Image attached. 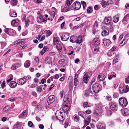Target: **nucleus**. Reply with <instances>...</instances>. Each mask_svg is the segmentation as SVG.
<instances>
[{
    "label": "nucleus",
    "mask_w": 129,
    "mask_h": 129,
    "mask_svg": "<svg viewBox=\"0 0 129 129\" xmlns=\"http://www.w3.org/2000/svg\"><path fill=\"white\" fill-rule=\"evenodd\" d=\"M69 95L68 94L65 95L64 96L63 101L64 103L62 106V109L65 111L67 112L69 110L71 104L70 102L68 100Z\"/></svg>",
    "instance_id": "1"
},
{
    "label": "nucleus",
    "mask_w": 129,
    "mask_h": 129,
    "mask_svg": "<svg viewBox=\"0 0 129 129\" xmlns=\"http://www.w3.org/2000/svg\"><path fill=\"white\" fill-rule=\"evenodd\" d=\"M65 114V112H62L60 110L57 111L55 113V115L57 119L60 121L63 120V115Z\"/></svg>",
    "instance_id": "2"
},
{
    "label": "nucleus",
    "mask_w": 129,
    "mask_h": 129,
    "mask_svg": "<svg viewBox=\"0 0 129 129\" xmlns=\"http://www.w3.org/2000/svg\"><path fill=\"white\" fill-rule=\"evenodd\" d=\"M119 91L121 94L123 93V92H127L129 91L128 86V85H126L125 86H121L119 87Z\"/></svg>",
    "instance_id": "3"
},
{
    "label": "nucleus",
    "mask_w": 129,
    "mask_h": 129,
    "mask_svg": "<svg viewBox=\"0 0 129 129\" xmlns=\"http://www.w3.org/2000/svg\"><path fill=\"white\" fill-rule=\"evenodd\" d=\"M119 104L123 106H125L128 104L127 100L126 99L121 98L119 100Z\"/></svg>",
    "instance_id": "4"
},
{
    "label": "nucleus",
    "mask_w": 129,
    "mask_h": 129,
    "mask_svg": "<svg viewBox=\"0 0 129 129\" xmlns=\"http://www.w3.org/2000/svg\"><path fill=\"white\" fill-rule=\"evenodd\" d=\"M81 6V4L79 2H76L74 3L71 7H72L75 10H77L79 9Z\"/></svg>",
    "instance_id": "5"
},
{
    "label": "nucleus",
    "mask_w": 129,
    "mask_h": 129,
    "mask_svg": "<svg viewBox=\"0 0 129 129\" xmlns=\"http://www.w3.org/2000/svg\"><path fill=\"white\" fill-rule=\"evenodd\" d=\"M92 89L93 91L95 93H97L99 91L100 87L98 83L94 84L92 86Z\"/></svg>",
    "instance_id": "6"
},
{
    "label": "nucleus",
    "mask_w": 129,
    "mask_h": 129,
    "mask_svg": "<svg viewBox=\"0 0 129 129\" xmlns=\"http://www.w3.org/2000/svg\"><path fill=\"white\" fill-rule=\"evenodd\" d=\"M55 96L53 95L49 96L48 99L47 103L49 105L53 103L55 100Z\"/></svg>",
    "instance_id": "7"
},
{
    "label": "nucleus",
    "mask_w": 129,
    "mask_h": 129,
    "mask_svg": "<svg viewBox=\"0 0 129 129\" xmlns=\"http://www.w3.org/2000/svg\"><path fill=\"white\" fill-rule=\"evenodd\" d=\"M111 18L110 17H105L104 20V23L107 25H109L111 24Z\"/></svg>",
    "instance_id": "8"
},
{
    "label": "nucleus",
    "mask_w": 129,
    "mask_h": 129,
    "mask_svg": "<svg viewBox=\"0 0 129 129\" xmlns=\"http://www.w3.org/2000/svg\"><path fill=\"white\" fill-rule=\"evenodd\" d=\"M97 127L99 129H105V124L103 123L99 122L96 124Z\"/></svg>",
    "instance_id": "9"
},
{
    "label": "nucleus",
    "mask_w": 129,
    "mask_h": 129,
    "mask_svg": "<svg viewBox=\"0 0 129 129\" xmlns=\"http://www.w3.org/2000/svg\"><path fill=\"white\" fill-rule=\"evenodd\" d=\"M117 106L115 102H113L110 106L111 109L113 111H115L117 110Z\"/></svg>",
    "instance_id": "10"
},
{
    "label": "nucleus",
    "mask_w": 129,
    "mask_h": 129,
    "mask_svg": "<svg viewBox=\"0 0 129 129\" xmlns=\"http://www.w3.org/2000/svg\"><path fill=\"white\" fill-rule=\"evenodd\" d=\"M69 38V35L67 34H64L61 37V40L63 41H67Z\"/></svg>",
    "instance_id": "11"
},
{
    "label": "nucleus",
    "mask_w": 129,
    "mask_h": 129,
    "mask_svg": "<svg viewBox=\"0 0 129 129\" xmlns=\"http://www.w3.org/2000/svg\"><path fill=\"white\" fill-rule=\"evenodd\" d=\"M65 60L64 59H62L60 60L58 62V66L60 67H64L66 65Z\"/></svg>",
    "instance_id": "12"
},
{
    "label": "nucleus",
    "mask_w": 129,
    "mask_h": 129,
    "mask_svg": "<svg viewBox=\"0 0 129 129\" xmlns=\"http://www.w3.org/2000/svg\"><path fill=\"white\" fill-rule=\"evenodd\" d=\"M92 43L94 46H98L100 44V40L98 38H95L93 39Z\"/></svg>",
    "instance_id": "13"
},
{
    "label": "nucleus",
    "mask_w": 129,
    "mask_h": 129,
    "mask_svg": "<svg viewBox=\"0 0 129 129\" xmlns=\"http://www.w3.org/2000/svg\"><path fill=\"white\" fill-rule=\"evenodd\" d=\"M89 77L87 73H86L84 75L83 78V80L84 82L86 83H87L88 81L89 80Z\"/></svg>",
    "instance_id": "14"
},
{
    "label": "nucleus",
    "mask_w": 129,
    "mask_h": 129,
    "mask_svg": "<svg viewBox=\"0 0 129 129\" xmlns=\"http://www.w3.org/2000/svg\"><path fill=\"white\" fill-rule=\"evenodd\" d=\"M103 40V43L105 45L109 46L111 44V42L109 39L105 38Z\"/></svg>",
    "instance_id": "15"
},
{
    "label": "nucleus",
    "mask_w": 129,
    "mask_h": 129,
    "mask_svg": "<svg viewBox=\"0 0 129 129\" xmlns=\"http://www.w3.org/2000/svg\"><path fill=\"white\" fill-rule=\"evenodd\" d=\"M93 93L90 89L88 90L86 89L85 91V95L86 96H91Z\"/></svg>",
    "instance_id": "16"
},
{
    "label": "nucleus",
    "mask_w": 129,
    "mask_h": 129,
    "mask_svg": "<svg viewBox=\"0 0 129 129\" xmlns=\"http://www.w3.org/2000/svg\"><path fill=\"white\" fill-rule=\"evenodd\" d=\"M105 78V77L104 74H100L98 77V80L100 81L103 80Z\"/></svg>",
    "instance_id": "17"
},
{
    "label": "nucleus",
    "mask_w": 129,
    "mask_h": 129,
    "mask_svg": "<svg viewBox=\"0 0 129 129\" xmlns=\"http://www.w3.org/2000/svg\"><path fill=\"white\" fill-rule=\"evenodd\" d=\"M13 129H23V127H21L20 123L18 122L14 125Z\"/></svg>",
    "instance_id": "18"
},
{
    "label": "nucleus",
    "mask_w": 129,
    "mask_h": 129,
    "mask_svg": "<svg viewBox=\"0 0 129 129\" xmlns=\"http://www.w3.org/2000/svg\"><path fill=\"white\" fill-rule=\"evenodd\" d=\"M78 77V75L77 74H75L74 80V84L75 86H77L79 82L77 79Z\"/></svg>",
    "instance_id": "19"
},
{
    "label": "nucleus",
    "mask_w": 129,
    "mask_h": 129,
    "mask_svg": "<svg viewBox=\"0 0 129 129\" xmlns=\"http://www.w3.org/2000/svg\"><path fill=\"white\" fill-rule=\"evenodd\" d=\"M20 64L19 63H16L15 64H13L12 65L11 69L12 70H15L20 67Z\"/></svg>",
    "instance_id": "20"
},
{
    "label": "nucleus",
    "mask_w": 129,
    "mask_h": 129,
    "mask_svg": "<svg viewBox=\"0 0 129 129\" xmlns=\"http://www.w3.org/2000/svg\"><path fill=\"white\" fill-rule=\"evenodd\" d=\"M78 114L84 119L86 117V114L85 113L82 111L79 112L78 113Z\"/></svg>",
    "instance_id": "21"
},
{
    "label": "nucleus",
    "mask_w": 129,
    "mask_h": 129,
    "mask_svg": "<svg viewBox=\"0 0 129 129\" xmlns=\"http://www.w3.org/2000/svg\"><path fill=\"white\" fill-rule=\"evenodd\" d=\"M26 82V80L24 79L23 77L19 80V83L18 84V85H22L25 83Z\"/></svg>",
    "instance_id": "22"
},
{
    "label": "nucleus",
    "mask_w": 129,
    "mask_h": 129,
    "mask_svg": "<svg viewBox=\"0 0 129 129\" xmlns=\"http://www.w3.org/2000/svg\"><path fill=\"white\" fill-rule=\"evenodd\" d=\"M129 19V14L126 15L124 16L122 20V22L123 24H125L128 20Z\"/></svg>",
    "instance_id": "23"
},
{
    "label": "nucleus",
    "mask_w": 129,
    "mask_h": 129,
    "mask_svg": "<svg viewBox=\"0 0 129 129\" xmlns=\"http://www.w3.org/2000/svg\"><path fill=\"white\" fill-rule=\"evenodd\" d=\"M77 36H71L70 39V40L71 42L73 43H75L76 42V39Z\"/></svg>",
    "instance_id": "24"
},
{
    "label": "nucleus",
    "mask_w": 129,
    "mask_h": 129,
    "mask_svg": "<svg viewBox=\"0 0 129 129\" xmlns=\"http://www.w3.org/2000/svg\"><path fill=\"white\" fill-rule=\"evenodd\" d=\"M17 85V83L14 81H12L10 82V87L12 88L15 87Z\"/></svg>",
    "instance_id": "25"
},
{
    "label": "nucleus",
    "mask_w": 129,
    "mask_h": 129,
    "mask_svg": "<svg viewBox=\"0 0 129 129\" xmlns=\"http://www.w3.org/2000/svg\"><path fill=\"white\" fill-rule=\"evenodd\" d=\"M76 39V42L77 43L80 44L82 40V36H80L78 37H77Z\"/></svg>",
    "instance_id": "26"
},
{
    "label": "nucleus",
    "mask_w": 129,
    "mask_h": 129,
    "mask_svg": "<svg viewBox=\"0 0 129 129\" xmlns=\"http://www.w3.org/2000/svg\"><path fill=\"white\" fill-rule=\"evenodd\" d=\"M122 113L124 116H128L129 115V110L127 109H125L123 110Z\"/></svg>",
    "instance_id": "27"
},
{
    "label": "nucleus",
    "mask_w": 129,
    "mask_h": 129,
    "mask_svg": "<svg viewBox=\"0 0 129 129\" xmlns=\"http://www.w3.org/2000/svg\"><path fill=\"white\" fill-rule=\"evenodd\" d=\"M109 34V31L107 29L103 31L102 33V35L103 36H105L108 35Z\"/></svg>",
    "instance_id": "28"
},
{
    "label": "nucleus",
    "mask_w": 129,
    "mask_h": 129,
    "mask_svg": "<svg viewBox=\"0 0 129 129\" xmlns=\"http://www.w3.org/2000/svg\"><path fill=\"white\" fill-rule=\"evenodd\" d=\"M102 112L101 109H96L94 111V113L96 115H98L101 113Z\"/></svg>",
    "instance_id": "29"
},
{
    "label": "nucleus",
    "mask_w": 129,
    "mask_h": 129,
    "mask_svg": "<svg viewBox=\"0 0 129 129\" xmlns=\"http://www.w3.org/2000/svg\"><path fill=\"white\" fill-rule=\"evenodd\" d=\"M70 10V8L69 7H67L65 5L64 7L61 10V11L62 12H65Z\"/></svg>",
    "instance_id": "30"
},
{
    "label": "nucleus",
    "mask_w": 129,
    "mask_h": 129,
    "mask_svg": "<svg viewBox=\"0 0 129 129\" xmlns=\"http://www.w3.org/2000/svg\"><path fill=\"white\" fill-rule=\"evenodd\" d=\"M56 48L58 51L61 52L62 50V47L61 45L59 44H56Z\"/></svg>",
    "instance_id": "31"
},
{
    "label": "nucleus",
    "mask_w": 129,
    "mask_h": 129,
    "mask_svg": "<svg viewBox=\"0 0 129 129\" xmlns=\"http://www.w3.org/2000/svg\"><path fill=\"white\" fill-rule=\"evenodd\" d=\"M43 85H41L38 86L37 88V90L39 92H40L42 91Z\"/></svg>",
    "instance_id": "32"
},
{
    "label": "nucleus",
    "mask_w": 129,
    "mask_h": 129,
    "mask_svg": "<svg viewBox=\"0 0 129 129\" xmlns=\"http://www.w3.org/2000/svg\"><path fill=\"white\" fill-rule=\"evenodd\" d=\"M90 121V118L89 117H88L84 120V123H86L87 124H89Z\"/></svg>",
    "instance_id": "33"
},
{
    "label": "nucleus",
    "mask_w": 129,
    "mask_h": 129,
    "mask_svg": "<svg viewBox=\"0 0 129 129\" xmlns=\"http://www.w3.org/2000/svg\"><path fill=\"white\" fill-rule=\"evenodd\" d=\"M30 65V62L29 60L26 61L24 63V66L26 68H28L29 67Z\"/></svg>",
    "instance_id": "34"
},
{
    "label": "nucleus",
    "mask_w": 129,
    "mask_h": 129,
    "mask_svg": "<svg viewBox=\"0 0 129 129\" xmlns=\"http://www.w3.org/2000/svg\"><path fill=\"white\" fill-rule=\"evenodd\" d=\"M94 48L93 50L94 53H95L98 52L99 49V46H94Z\"/></svg>",
    "instance_id": "35"
},
{
    "label": "nucleus",
    "mask_w": 129,
    "mask_h": 129,
    "mask_svg": "<svg viewBox=\"0 0 129 129\" xmlns=\"http://www.w3.org/2000/svg\"><path fill=\"white\" fill-rule=\"evenodd\" d=\"M9 105L6 106L3 109V111L6 112L10 110L11 109Z\"/></svg>",
    "instance_id": "36"
},
{
    "label": "nucleus",
    "mask_w": 129,
    "mask_h": 129,
    "mask_svg": "<svg viewBox=\"0 0 129 129\" xmlns=\"http://www.w3.org/2000/svg\"><path fill=\"white\" fill-rule=\"evenodd\" d=\"M127 40L126 39H124L123 41L120 43L119 44V46H122L126 43L127 42Z\"/></svg>",
    "instance_id": "37"
},
{
    "label": "nucleus",
    "mask_w": 129,
    "mask_h": 129,
    "mask_svg": "<svg viewBox=\"0 0 129 129\" xmlns=\"http://www.w3.org/2000/svg\"><path fill=\"white\" fill-rule=\"evenodd\" d=\"M17 1L16 0H12L10 3L13 6L16 5L17 4Z\"/></svg>",
    "instance_id": "38"
},
{
    "label": "nucleus",
    "mask_w": 129,
    "mask_h": 129,
    "mask_svg": "<svg viewBox=\"0 0 129 129\" xmlns=\"http://www.w3.org/2000/svg\"><path fill=\"white\" fill-rule=\"evenodd\" d=\"M83 107L84 108H85L87 107H90V106L89 105L88 102H85L83 103Z\"/></svg>",
    "instance_id": "39"
},
{
    "label": "nucleus",
    "mask_w": 129,
    "mask_h": 129,
    "mask_svg": "<svg viewBox=\"0 0 129 129\" xmlns=\"http://www.w3.org/2000/svg\"><path fill=\"white\" fill-rule=\"evenodd\" d=\"M101 4L102 5V7H104L106 6L107 5L106 2L104 1H102L101 2Z\"/></svg>",
    "instance_id": "40"
},
{
    "label": "nucleus",
    "mask_w": 129,
    "mask_h": 129,
    "mask_svg": "<svg viewBox=\"0 0 129 129\" xmlns=\"http://www.w3.org/2000/svg\"><path fill=\"white\" fill-rule=\"evenodd\" d=\"M113 74L110 75L108 76V79H111L113 78H115L116 77V74L113 72Z\"/></svg>",
    "instance_id": "41"
},
{
    "label": "nucleus",
    "mask_w": 129,
    "mask_h": 129,
    "mask_svg": "<svg viewBox=\"0 0 129 129\" xmlns=\"http://www.w3.org/2000/svg\"><path fill=\"white\" fill-rule=\"evenodd\" d=\"M27 111L26 110H24L22 113L19 115V118H22L23 116H24L26 114Z\"/></svg>",
    "instance_id": "42"
},
{
    "label": "nucleus",
    "mask_w": 129,
    "mask_h": 129,
    "mask_svg": "<svg viewBox=\"0 0 129 129\" xmlns=\"http://www.w3.org/2000/svg\"><path fill=\"white\" fill-rule=\"evenodd\" d=\"M59 41H58L57 38L56 37H55L53 39V42L55 44H58Z\"/></svg>",
    "instance_id": "43"
},
{
    "label": "nucleus",
    "mask_w": 129,
    "mask_h": 129,
    "mask_svg": "<svg viewBox=\"0 0 129 129\" xmlns=\"http://www.w3.org/2000/svg\"><path fill=\"white\" fill-rule=\"evenodd\" d=\"M92 11V9L90 7H88L87 9V12L88 13H91Z\"/></svg>",
    "instance_id": "44"
},
{
    "label": "nucleus",
    "mask_w": 129,
    "mask_h": 129,
    "mask_svg": "<svg viewBox=\"0 0 129 129\" xmlns=\"http://www.w3.org/2000/svg\"><path fill=\"white\" fill-rule=\"evenodd\" d=\"M113 21L115 23L117 22L119 20V18L116 16H114L113 17Z\"/></svg>",
    "instance_id": "45"
},
{
    "label": "nucleus",
    "mask_w": 129,
    "mask_h": 129,
    "mask_svg": "<svg viewBox=\"0 0 129 129\" xmlns=\"http://www.w3.org/2000/svg\"><path fill=\"white\" fill-rule=\"evenodd\" d=\"M19 22V21L18 19H15L14 20H12L11 22V24L12 25H14L16 23H18Z\"/></svg>",
    "instance_id": "46"
},
{
    "label": "nucleus",
    "mask_w": 129,
    "mask_h": 129,
    "mask_svg": "<svg viewBox=\"0 0 129 129\" xmlns=\"http://www.w3.org/2000/svg\"><path fill=\"white\" fill-rule=\"evenodd\" d=\"M73 1V0H68L66 4L68 6H70Z\"/></svg>",
    "instance_id": "47"
},
{
    "label": "nucleus",
    "mask_w": 129,
    "mask_h": 129,
    "mask_svg": "<svg viewBox=\"0 0 129 129\" xmlns=\"http://www.w3.org/2000/svg\"><path fill=\"white\" fill-rule=\"evenodd\" d=\"M51 62V61H50V59H49L48 58L46 57L45 60H44V63H48V64H50Z\"/></svg>",
    "instance_id": "48"
},
{
    "label": "nucleus",
    "mask_w": 129,
    "mask_h": 129,
    "mask_svg": "<svg viewBox=\"0 0 129 129\" xmlns=\"http://www.w3.org/2000/svg\"><path fill=\"white\" fill-rule=\"evenodd\" d=\"M50 14L53 18H54L55 15V12L54 11H52L50 12Z\"/></svg>",
    "instance_id": "49"
},
{
    "label": "nucleus",
    "mask_w": 129,
    "mask_h": 129,
    "mask_svg": "<svg viewBox=\"0 0 129 129\" xmlns=\"http://www.w3.org/2000/svg\"><path fill=\"white\" fill-rule=\"evenodd\" d=\"M23 78L24 79L26 80H26H30L31 78V77L29 75H28L27 76H24Z\"/></svg>",
    "instance_id": "50"
},
{
    "label": "nucleus",
    "mask_w": 129,
    "mask_h": 129,
    "mask_svg": "<svg viewBox=\"0 0 129 129\" xmlns=\"http://www.w3.org/2000/svg\"><path fill=\"white\" fill-rule=\"evenodd\" d=\"M81 3L82 5L83 6V8L84 9L86 5V3L83 1H81Z\"/></svg>",
    "instance_id": "51"
},
{
    "label": "nucleus",
    "mask_w": 129,
    "mask_h": 129,
    "mask_svg": "<svg viewBox=\"0 0 129 129\" xmlns=\"http://www.w3.org/2000/svg\"><path fill=\"white\" fill-rule=\"evenodd\" d=\"M11 17H16L17 16V13L15 12H13L11 13Z\"/></svg>",
    "instance_id": "52"
},
{
    "label": "nucleus",
    "mask_w": 129,
    "mask_h": 129,
    "mask_svg": "<svg viewBox=\"0 0 129 129\" xmlns=\"http://www.w3.org/2000/svg\"><path fill=\"white\" fill-rule=\"evenodd\" d=\"M118 61V59L117 58L115 57L113 60V64H115Z\"/></svg>",
    "instance_id": "53"
},
{
    "label": "nucleus",
    "mask_w": 129,
    "mask_h": 129,
    "mask_svg": "<svg viewBox=\"0 0 129 129\" xmlns=\"http://www.w3.org/2000/svg\"><path fill=\"white\" fill-rule=\"evenodd\" d=\"M74 120L76 122H77L79 120V117L77 116L76 115L74 117Z\"/></svg>",
    "instance_id": "54"
},
{
    "label": "nucleus",
    "mask_w": 129,
    "mask_h": 129,
    "mask_svg": "<svg viewBox=\"0 0 129 129\" xmlns=\"http://www.w3.org/2000/svg\"><path fill=\"white\" fill-rule=\"evenodd\" d=\"M25 44V43L24 41H22V42H18V44L17 45L18 46H20L22 45H23Z\"/></svg>",
    "instance_id": "55"
},
{
    "label": "nucleus",
    "mask_w": 129,
    "mask_h": 129,
    "mask_svg": "<svg viewBox=\"0 0 129 129\" xmlns=\"http://www.w3.org/2000/svg\"><path fill=\"white\" fill-rule=\"evenodd\" d=\"M125 81L126 83H129V75L125 79Z\"/></svg>",
    "instance_id": "56"
},
{
    "label": "nucleus",
    "mask_w": 129,
    "mask_h": 129,
    "mask_svg": "<svg viewBox=\"0 0 129 129\" xmlns=\"http://www.w3.org/2000/svg\"><path fill=\"white\" fill-rule=\"evenodd\" d=\"M28 125L29 127H31L33 125V122L31 121H29L28 123Z\"/></svg>",
    "instance_id": "57"
},
{
    "label": "nucleus",
    "mask_w": 129,
    "mask_h": 129,
    "mask_svg": "<svg viewBox=\"0 0 129 129\" xmlns=\"http://www.w3.org/2000/svg\"><path fill=\"white\" fill-rule=\"evenodd\" d=\"M106 98L107 100L108 101H110L112 100V98L110 96H107Z\"/></svg>",
    "instance_id": "58"
},
{
    "label": "nucleus",
    "mask_w": 129,
    "mask_h": 129,
    "mask_svg": "<svg viewBox=\"0 0 129 129\" xmlns=\"http://www.w3.org/2000/svg\"><path fill=\"white\" fill-rule=\"evenodd\" d=\"M4 31L7 34H8L9 33V30L8 28H5L4 30Z\"/></svg>",
    "instance_id": "59"
},
{
    "label": "nucleus",
    "mask_w": 129,
    "mask_h": 129,
    "mask_svg": "<svg viewBox=\"0 0 129 129\" xmlns=\"http://www.w3.org/2000/svg\"><path fill=\"white\" fill-rule=\"evenodd\" d=\"M60 97L61 98L63 97V95L64 94V91L63 90L60 91Z\"/></svg>",
    "instance_id": "60"
},
{
    "label": "nucleus",
    "mask_w": 129,
    "mask_h": 129,
    "mask_svg": "<svg viewBox=\"0 0 129 129\" xmlns=\"http://www.w3.org/2000/svg\"><path fill=\"white\" fill-rule=\"evenodd\" d=\"M37 86V85L36 84L33 83V84L31 85L30 86V88H33Z\"/></svg>",
    "instance_id": "61"
},
{
    "label": "nucleus",
    "mask_w": 129,
    "mask_h": 129,
    "mask_svg": "<svg viewBox=\"0 0 129 129\" xmlns=\"http://www.w3.org/2000/svg\"><path fill=\"white\" fill-rule=\"evenodd\" d=\"M118 94L116 93H114V94L113 95V97L115 98H117V97H118Z\"/></svg>",
    "instance_id": "62"
},
{
    "label": "nucleus",
    "mask_w": 129,
    "mask_h": 129,
    "mask_svg": "<svg viewBox=\"0 0 129 129\" xmlns=\"http://www.w3.org/2000/svg\"><path fill=\"white\" fill-rule=\"evenodd\" d=\"M5 81H4L2 84L1 85L2 87V88L3 89L5 86Z\"/></svg>",
    "instance_id": "63"
},
{
    "label": "nucleus",
    "mask_w": 129,
    "mask_h": 129,
    "mask_svg": "<svg viewBox=\"0 0 129 129\" xmlns=\"http://www.w3.org/2000/svg\"><path fill=\"white\" fill-rule=\"evenodd\" d=\"M17 57H22V54L21 53H19L17 54L16 55Z\"/></svg>",
    "instance_id": "64"
}]
</instances>
